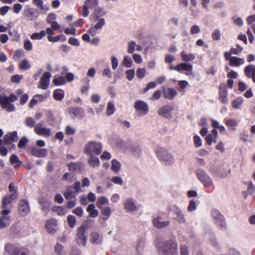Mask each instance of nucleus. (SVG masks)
Here are the masks:
<instances>
[{
    "mask_svg": "<svg viewBox=\"0 0 255 255\" xmlns=\"http://www.w3.org/2000/svg\"><path fill=\"white\" fill-rule=\"evenodd\" d=\"M161 255H178L177 244L172 240L162 243L159 249Z\"/></svg>",
    "mask_w": 255,
    "mask_h": 255,
    "instance_id": "1",
    "label": "nucleus"
},
{
    "mask_svg": "<svg viewBox=\"0 0 255 255\" xmlns=\"http://www.w3.org/2000/svg\"><path fill=\"white\" fill-rule=\"evenodd\" d=\"M17 99V97L13 94H11L8 97L0 96V104L6 111L11 112L14 110L15 107L10 103L16 101Z\"/></svg>",
    "mask_w": 255,
    "mask_h": 255,
    "instance_id": "2",
    "label": "nucleus"
},
{
    "mask_svg": "<svg viewBox=\"0 0 255 255\" xmlns=\"http://www.w3.org/2000/svg\"><path fill=\"white\" fill-rule=\"evenodd\" d=\"M4 250L10 255H29L30 253L29 251L10 243L5 245Z\"/></svg>",
    "mask_w": 255,
    "mask_h": 255,
    "instance_id": "3",
    "label": "nucleus"
},
{
    "mask_svg": "<svg viewBox=\"0 0 255 255\" xmlns=\"http://www.w3.org/2000/svg\"><path fill=\"white\" fill-rule=\"evenodd\" d=\"M156 153L158 159L165 165H171L174 163L172 155L164 148L158 147L156 149Z\"/></svg>",
    "mask_w": 255,
    "mask_h": 255,
    "instance_id": "4",
    "label": "nucleus"
},
{
    "mask_svg": "<svg viewBox=\"0 0 255 255\" xmlns=\"http://www.w3.org/2000/svg\"><path fill=\"white\" fill-rule=\"evenodd\" d=\"M102 146L100 142L96 141H90L85 146L84 151L87 155L94 153L99 155L102 152Z\"/></svg>",
    "mask_w": 255,
    "mask_h": 255,
    "instance_id": "5",
    "label": "nucleus"
},
{
    "mask_svg": "<svg viewBox=\"0 0 255 255\" xmlns=\"http://www.w3.org/2000/svg\"><path fill=\"white\" fill-rule=\"evenodd\" d=\"M212 217L215 221L216 224L221 229L225 230L226 229L227 226L225 218L218 210L216 209L213 210L212 211Z\"/></svg>",
    "mask_w": 255,
    "mask_h": 255,
    "instance_id": "6",
    "label": "nucleus"
},
{
    "mask_svg": "<svg viewBox=\"0 0 255 255\" xmlns=\"http://www.w3.org/2000/svg\"><path fill=\"white\" fill-rule=\"evenodd\" d=\"M196 174L199 180L206 187H210L213 185V181L206 172L201 169L196 171Z\"/></svg>",
    "mask_w": 255,
    "mask_h": 255,
    "instance_id": "7",
    "label": "nucleus"
},
{
    "mask_svg": "<svg viewBox=\"0 0 255 255\" xmlns=\"http://www.w3.org/2000/svg\"><path fill=\"white\" fill-rule=\"evenodd\" d=\"M23 15L25 20L32 21L38 17L39 12L36 8L26 6L23 10Z\"/></svg>",
    "mask_w": 255,
    "mask_h": 255,
    "instance_id": "8",
    "label": "nucleus"
},
{
    "mask_svg": "<svg viewBox=\"0 0 255 255\" xmlns=\"http://www.w3.org/2000/svg\"><path fill=\"white\" fill-rule=\"evenodd\" d=\"M98 4L97 0H86L82 7V15L84 17H87L89 14L88 8L93 9L97 8Z\"/></svg>",
    "mask_w": 255,
    "mask_h": 255,
    "instance_id": "9",
    "label": "nucleus"
},
{
    "mask_svg": "<svg viewBox=\"0 0 255 255\" xmlns=\"http://www.w3.org/2000/svg\"><path fill=\"white\" fill-rule=\"evenodd\" d=\"M76 239L78 244L85 246L87 242V235L86 229L84 226L78 228L77 230Z\"/></svg>",
    "mask_w": 255,
    "mask_h": 255,
    "instance_id": "10",
    "label": "nucleus"
},
{
    "mask_svg": "<svg viewBox=\"0 0 255 255\" xmlns=\"http://www.w3.org/2000/svg\"><path fill=\"white\" fill-rule=\"evenodd\" d=\"M9 210L4 209L1 211L2 216L0 217V229L6 228L10 225V217L8 216Z\"/></svg>",
    "mask_w": 255,
    "mask_h": 255,
    "instance_id": "11",
    "label": "nucleus"
},
{
    "mask_svg": "<svg viewBox=\"0 0 255 255\" xmlns=\"http://www.w3.org/2000/svg\"><path fill=\"white\" fill-rule=\"evenodd\" d=\"M69 114L72 115V118L82 119L85 117V111L82 108L71 107L68 108Z\"/></svg>",
    "mask_w": 255,
    "mask_h": 255,
    "instance_id": "12",
    "label": "nucleus"
},
{
    "mask_svg": "<svg viewBox=\"0 0 255 255\" xmlns=\"http://www.w3.org/2000/svg\"><path fill=\"white\" fill-rule=\"evenodd\" d=\"M18 211L21 216H26L29 211L28 201L23 199L21 200L18 204Z\"/></svg>",
    "mask_w": 255,
    "mask_h": 255,
    "instance_id": "13",
    "label": "nucleus"
},
{
    "mask_svg": "<svg viewBox=\"0 0 255 255\" xmlns=\"http://www.w3.org/2000/svg\"><path fill=\"white\" fill-rule=\"evenodd\" d=\"M134 107L142 115H146L148 112V108L147 105L143 101L140 100L136 101L134 103Z\"/></svg>",
    "mask_w": 255,
    "mask_h": 255,
    "instance_id": "14",
    "label": "nucleus"
},
{
    "mask_svg": "<svg viewBox=\"0 0 255 255\" xmlns=\"http://www.w3.org/2000/svg\"><path fill=\"white\" fill-rule=\"evenodd\" d=\"M228 91L227 90L226 85L225 83H222L220 85L219 99L220 101L223 104L228 103Z\"/></svg>",
    "mask_w": 255,
    "mask_h": 255,
    "instance_id": "15",
    "label": "nucleus"
},
{
    "mask_svg": "<svg viewBox=\"0 0 255 255\" xmlns=\"http://www.w3.org/2000/svg\"><path fill=\"white\" fill-rule=\"evenodd\" d=\"M51 76V74L49 72L44 73L39 81L38 88L44 90L47 89Z\"/></svg>",
    "mask_w": 255,
    "mask_h": 255,
    "instance_id": "16",
    "label": "nucleus"
},
{
    "mask_svg": "<svg viewBox=\"0 0 255 255\" xmlns=\"http://www.w3.org/2000/svg\"><path fill=\"white\" fill-rule=\"evenodd\" d=\"M173 110V108L170 105H166L160 108L158 113L159 115L164 117L167 119H170L172 117L170 112Z\"/></svg>",
    "mask_w": 255,
    "mask_h": 255,
    "instance_id": "17",
    "label": "nucleus"
},
{
    "mask_svg": "<svg viewBox=\"0 0 255 255\" xmlns=\"http://www.w3.org/2000/svg\"><path fill=\"white\" fill-rule=\"evenodd\" d=\"M175 70L181 72L184 70L187 72L186 74L191 75L192 74V65L189 63H181L177 65L175 68Z\"/></svg>",
    "mask_w": 255,
    "mask_h": 255,
    "instance_id": "18",
    "label": "nucleus"
},
{
    "mask_svg": "<svg viewBox=\"0 0 255 255\" xmlns=\"http://www.w3.org/2000/svg\"><path fill=\"white\" fill-rule=\"evenodd\" d=\"M42 123H39L34 127L35 132L39 135H44L49 136L50 135V130L48 128H43Z\"/></svg>",
    "mask_w": 255,
    "mask_h": 255,
    "instance_id": "19",
    "label": "nucleus"
},
{
    "mask_svg": "<svg viewBox=\"0 0 255 255\" xmlns=\"http://www.w3.org/2000/svg\"><path fill=\"white\" fill-rule=\"evenodd\" d=\"M57 225L56 220L51 219L47 220L45 223V228L47 231L50 234H54L56 232V227Z\"/></svg>",
    "mask_w": 255,
    "mask_h": 255,
    "instance_id": "20",
    "label": "nucleus"
},
{
    "mask_svg": "<svg viewBox=\"0 0 255 255\" xmlns=\"http://www.w3.org/2000/svg\"><path fill=\"white\" fill-rule=\"evenodd\" d=\"M245 75L249 78H252L255 83V66L249 65L246 66L244 70Z\"/></svg>",
    "mask_w": 255,
    "mask_h": 255,
    "instance_id": "21",
    "label": "nucleus"
},
{
    "mask_svg": "<svg viewBox=\"0 0 255 255\" xmlns=\"http://www.w3.org/2000/svg\"><path fill=\"white\" fill-rule=\"evenodd\" d=\"M32 155L37 157H44L47 155L48 152L46 149H41L38 147H33L31 150Z\"/></svg>",
    "mask_w": 255,
    "mask_h": 255,
    "instance_id": "22",
    "label": "nucleus"
},
{
    "mask_svg": "<svg viewBox=\"0 0 255 255\" xmlns=\"http://www.w3.org/2000/svg\"><path fill=\"white\" fill-rule=\"evenodd\" d=\"M17 140L16 131H13L4 136L3 141L6 144H11L13 141Z\"/></svg>",
    "mask_w": 255,
    "mask_h": 255,
    "instance_id": "23",
    "label": "nucleus"
},
{
    "mask_svg": "<svg viewBox=\"0 0 255 255\" xmlns=\"http://www.w3.org/2000/svg\"><path fill=\"white\" fill-rule=\"evenodd\" d=\"M128 150L135 156L139 157L141 155V146L137 144L133 143L128 146Z\"/></svg>",
    "mask_w": 255,
    "mask_h": 255,
    "instance_id": "24",
    "label": "nucleus"
},
{
    "mask_svg": "<svg viewBox=\"0 0 255 255\" xmlns=\"http://www.w3.org/2000/svg\"><path fill=\"white\" fill-rule=\"evenodd\" d=\"M90 242L94 244H99L102 243V237L96 232H92L90 237Z\"/></svg>",
    "mask_w": 255,
    "mask_h": 255,
    "instance_id": "25",
    "label": "nucleus"
},
{
    "mask_svg": "<svg viewBox=\"0 0 255 255\" xmlns=\"http://www.w3.org/2000/svg\"><path fill=\"white\" fill-rule=\"evenodd\" d=\"M177 95V91L173 88H168L163 92L164 97L170 100L173 99Z\"/></svg>",
    "mask_w": 255,
    "mask_h": 255,
    "instance_id": "26",
    "label": "nucleus"
},
{
    "mask_svg": "<svg viewBox=\"0 0 255 255\" xmlns=\"http://www.w3.org/2000/svg\"><path fill=\"white\" fill-rule=\"evenodd\" d=\"M168 221H162L160 217H157L153 220V224L154 227L158 228H162L167 226L169 225Z\"/></svg>",
    "mask_w": 255,
    "mask_h": 255,
    "instance_id": "27",
    "label": "nucleus"
},
{
    "mask_svg": "<svg viewBox=\"0 0 255 255\" xmlns=\"http://www.w3.org/2000/svg\"><path fill=\"white\" fill-rule=\"evenodd\" d=\"M245 63V60L243 58H238L237 57H231L229 64L232 67H239Z\"/></svg>",
    "mask_w": 255,
    "mask_h": 255,
    "instance_id": "28",
    "label": "nucleus"
},
{
    "mask_svg": "<svg viewBox=\"0 0 255 255\" xmlns=\"http://www.w3.org/2000/svg\"><path fill=\"white\" fill-rule=\"evenodd\" d=\"M17 198V195L13 192L10 196H5L2 200L1 207L3 209L6 208V205L10 204L12 201Z\"/></svg>",
    "mask_w": 255,
    "mask_h": 255,
    "instance_id": "29",
    "label": "nucleus"
},
{
    "mask_svg": "<svg viewBox=\"0 0 255 255\" xmlns=\"http://www.w3.org/2000/svg\"><path fill=\"white\" fill-rule=\"evenodd\" d=\"M39 203L41 206L42 210L47 214L51 205L50 202L45 198L42 197L39 199Z\"/></svg>",
    "mask_w": 255,
    "mask_h": 255,
    "instance_id": "30",
    "label": "nucleus"
},
{
    "mask_svg": "<svg viewBox=\"0 0 255 255\" xmlns=\"http://www.w3.org/2000/svg\"><path fill=\"white\" fill-rule=\"evenodd\" d=\"M125 209L128 211H134L137 208L131 199H128L125 203Z\"/></svg>",
    "mask_w": 255,
    "mask_h": 255,
    "instance_id": "31",
    "label": "nucleus"
},
{
    "mask_svg": "<svg viewBox=\"0 0 255 255\" xmlns=\"http://www.w3.org/2000/svg\"><path fill=\"white\" fill-rule=\"evenodd\" d=\"M87 211L89 212L90 217L92 218L97 217L99 215V211L95 209V206L93 204L88 205Z\"/></svg>",
    "mask_w": 255,
    "mask_h": 255,
    "instance_id": "32",
    "label": "nucleus"
},
{
    "mask_svg": "<svg viewBox=\"0 0 255 255\" xmlns=\"http://www.w3.org/2000/svg\"><path fill=\"white\" fill-rule=\"evenodd\" d=\"M32 2L42 11L45 12L49 10V7L47 5H44L42 0H32Z\"/></svg>",
    "mask_w": 255,
    "mask_h": 255,
    "instance_id": "33",
    "label": "nucleus"
},
{
    "mask_svg": "<svg viewBox=\"0 0 255 255\" xmlns=\"http://www.w3.org/2000/svg\"><path fill=\"white\" fill-rule=\"evenodd\" d=\"M69 170L71 171L79 172L81 170L82 164L80 162H71L69 165Z\"/></svg>",
    "mask_w": 255,
    "mask_h": 255,
    "instance_id": "34",
    "label": "nucleus"
},
{
    "mask_svg": "<svg viewBox=\"0 0 255 255\" xmlns=\"http://www.w3.org/2000/svg\"><path fill=\"white\" fill-rule=\"evenodd\" d=\"M90 157L88 159V162L93 167L99 166L100 165V161L98 157L93 154L88 155Z\"/></svg>",
    "mask_w": 255,
    "mask_h": 255,
    "instance_id": "35",
    "label": "nucleus"
},
{
    "mask_svg": "<svg viewBox=\"0 0 255 255\" xmlns=\"http://www.w3.org/2000/svg\"><path fill=\"white\" fill-rule=\"evenodd\" d=\"M9 161L10 163L13 165L15 167H18L22 164V162L19 160L17 156L15 154H12L11 155Z\"/></svg>",
    "mask_w": 255,
    "mask_h": 255,
    "instance_id": "36",
    "label": "nucleus"
},
{
    "mask_svg": "<svg viewBox=\"0 0 255 255\" xmlns=\"http://www.w3.org/2000/svg\"><path fill=\"white\" fill-rule=\"evenodd\" d=\"M101 210V213L105 217H103L102 219L104 220H106L111 216V210L110 207H104L100 208Z\"/></svg>",
    "mask_w": 255,
    "mask_h": 255,
    "instance_id": "37",
    "label": "nucleus"
},
{
    "mask_svg": "<svg viewBox=\"0 0 255 255\" xmlns=\"http://www.w3.org/2000/svg\"><path fill=\"white\" fill-rule=\"evenodd\" d=\"M109 201L108 199L102 196L98 198L97 202H96V205L98 208L99 209L102 208L103 207V206L104 205H106L108 203Z\"/></svg>",
    "mask_w": 255,
    "mask_h": 255,
    "instance_id": "38",
    "label": "nucleus"
},
{
    "mask_svg": "<svg viewBox=\"0 0 255 255\" xmlns=\"http://www.w3.org/2000/svg\"><path fill=\"white\" fill-rule=\"evenodd\" d=\"M64 96V93L61 89L55 90L53 93V97L56 100H61Z\"/></svg>",
    "mask_w": 255,
    "mask_h": 255,
    "instance_id": "39",
    "label": "nucleus"
},
{
    "mask_svg": "<svg viewBox=\"0 0 255 255\" xmlns=\"http://www.w3.org/2000/svg\"><path fill=\"white\" fill-rule=\"evenodd\" d=\"M46 34V31L45 30H41L39 33H33L30 38L32 40H40Z\"/></svg>",
    "mask_w": 255,
    "mask_h": 255,
    "instance_id": "40",
    "label": "nucleus"
},
{
    "mask_svg": "<svg viewBox=\"0 0 255 255\" xmlns=\"http://www.w3.org/2000/svg\"><path fill=\"white\" fill-rule=\"evenodd\" d=\"M106 12L102 8L97 7L95 8L93 16L96 19H97L99 17L104 16Z\"/></svg>",
    "mask_w": 255,
    "mask_h": 255,
    "instance_id": "41",
    "label": "nucleus"
},
{
    "mask_svg": "<svg viewBox=\"0 0 255 255\" xmlns=\"http://www.w3.org/2000/svg\"><path fill=\"white\" fill-rule=\"evenodd\" d=\"M115 111V108L114 104L111 102H109L107 105V111L106 113L107 115L110 116L112 115Z\"/></svg>",
    "mask_w": 255,
    "mask_h": 255,
    "instance_id": "42",
    "label": "nucleus"
},
{
    "mask_svg": "<svg viewBox=\"0 0 255 255\" xmlns=\"http://www.w3.org/2000/svg\"><path fill=\"white\" fill-rule=\"evenodd\" d=\"M53 212H56L60 216L64 215L66 213V210L64 208L61 206H54L52 208Z\"/></svg>",
    "mask_w": 255,
    "mask_h": 255,
    "instance_id": "43",
    "label": "nucleus"
},
{
    "mask_svg": "<svg viewBox=\"0 0 255 255\" xmlns=\"http://www.w3.org/2000/svg\"><path fill=\"white\" fill-rule=\"evenodd\" d=\"M120 167L121 164L117 160L113 159L112 161L111 169L113 171L118 172L120 168Z\"/></svg>",
    "mask_w": 255,
    "mask_h": 255,
    "instance_id": "44",
    "label": "nucleus"
},
{
    "mask_svg": "<svg viewBox=\"0 0 255 255\" xmlns=\"http://www.w3.org/2000/svg\"><path fill=\"white\" fill-rule=\"evenodd\" d=\"M181 57L185 61H190L195 58L194 55L192 54H187L184 51H182L181 54Z\"/></svg>",
    "mask_w": 255,
    "mask_h": 255,
    "instance_id": "45",
    "label": "nucleus"
},
{
    "mask_svg": "<svg viewBox=\"0 0 255 255\" xmlns=\"http://www.w3.org/2000/svg\"><path fill=\"white\" fill-rule=\"evenodd\" d=\"M243 102V99L241 97L238 98L232 102V106L235 109L240 108L241 105Z\"/></svg>",
    "mask_w": 255,
    "mask_h": 255,
    "instance_id": "46",
    "label": "nucleus"
},
{
    "mask_svg": "<svg viewBox=\"0 0 255 255\" xmlns=\"http://www.w3.org/2000/svg\"><path fill=\"white\" fill-rule=\"evenodd\" d=\"M66 82L65 79L63 76H60L58 78H55L53 81V83L55 85H61L64 84Z\"/></svg>",
    "mask_w": 255,
    "mask_h": 255,
    "instance_id": "47",
    "label": "nucleus"
},
{
    "mask_svg": "<svg viewBox=\"0 0 255 255\" xmlns=\"http://www.w3.org/2000/svg\"><path fill=\"white\" fill-rule=\"evenodd\" d=\"M123 65L127 68H129L131 66L132 61L131 59L128 56H126L124 58Z\"/></svg>",
    "mask_w": 255,
    "mask_h": 255,
    "instance_id": "48",
    "label": "nucleus"
},
{
    "mask_svg": "<svg viewBox=\"0 0 255 255\" xmlns=\"http://www.w3.org/2000/svg\"><path fill=\"white\" fill-rule=\"evenodd\" d=\"M30 67V64H29L28 61L27 60H23L19 65V68L21 70H25L29 69Z\"/></svg>",
    "mask_w": 255,
    "mask_h": 255,
    "instance_id": "49",
    "label": "nucleus"
},
{
    "mask_svg": "<svg viewBox=\"0 0 255 255\" xmlns=\"http://www.w3.org/2000/svg\"><path fill=\"white\" fill-rule=\"evenodd\" d=\"M221 34L219 30L215 29L212 34V38L214 40H219L220 39Z\"/></svg>",
    "mask_w": 255,
    "mask_h": 255,
    "instance_id": "50",
    "label": "nucleus"
},
{
    "mask_svg": "<svg viewBox=\"0 0 255 255\" xmlns=\"http://www.w3.org/2000/svg\"><path fill=\"white\" fill-rule=\"evenodd\" d=\"M225 123L228 127H235L238 125V122L234 119L225 120Z\"/></svg>",
    "mask_w": 255,
    "mask_h": 255,
    "instance_id": "51",
    "label": "nucleus"
},
{
    "mask_svg": "<svg viewBox=\"0 0 255 255\" xmlns=\"http://www.w3.org/2000/svg\"><path fill=\"white\" fill-rule=\"evenodd\" d=\"M25 124L29 128H32L34 127L35 121L32 118H27L25 120Z\"/></svg>",
    "mask_w": 255,
    "mask_h": 255,
    "instance_id": "52",
    "label": "nucleus"
},
{
    "mask_svg": "<svg viewBox=\"0 0 255 255\" xmlns=\"http://www.w3.org/2000/svg\"><path fill=\"white\" fill-rule=\"evenodd\" d=\"M136 43L134 41H130L128 43V52L129 53H132L134 52Z\"/></svg>",
    "mask_w": 255,
    "mask_h": 255,
    "instance_id": "53",
    "label": "nucleus"
},
{
    "mask_svg": "<svg viewBox=\"0 0 255 255\" xmlns=\"http://www.w3.org/2000/svg\"><path fill=\"white\" fill-rule=\"evenodd\" d=\"M23 47L27 51H30L32 49V44L28 39L25 40L23 44Z\"/></svg>",
    "mask_w": 255,
    "mask_h": 255,
    "instance_id": "54",
    "label": "nucleus"
},
{
    "mask_svg": "<svg viewBox=\"0 0 255 255\" xmlns=\"http://www.w3.org/2000/svg\"><path fill=\"white\" fill-rule=\"evenodd\" d=\"M67 221L69 226L73 228L75 226L76 222L75 217L74 216L69 215L67 217Z\"/></svg>",
    "mask_w": 255,
    "mask_h": 255,
    "instance_id": "55",
    "label": "nucleus"
},
{
    "mask_svg": "<svg viewBox=\"0 0 255 255\" xmlns=\"http://www.w3.org/2000/svg\"><path fill=\"white\" fill-rule=\"evenodd\" d=\"M145 69L144 68H139L136 71V76L138 78L142 79L145 76Z\"/></svg>",
    "mask_w": 255,
    "mask_h": 255,
    "instance_id": "56",
    "label": "nucleus"
},
{
    "mask_svg": "<svg viewBox=\"0 0 255 255\" xmlns=\"http://www.w3.org/2000/svg\"><path fill=\"white\" fill-rule=\"evenodd\" d=\"M126 74L127 79L129 81H131L134 76V71L133 69H130L126 71Z\"/></svg>",
    "mask_w": 255,
    "mask_h": 255,
    "instance_id": "57",
    "label": "nucleus"
},
{
    "mask_svg": "<svg viewBox=\"0 0 255 255\" xmlns=\"http://www.w3.org/2000/svg\"><path fill=\"white\" fill-rule=\"evenodd\" d=\"M196 209V205L195 202L194 200H191L190 201L189 204L187 207V210L189 212H192V211L195 210Z\"/></svg>",
    "mask_w": 255,
    "mask_h": 255,
    "instance_id": "58",
    "label": "nucleus"
},
{
    "mask_svg": "<svg viewBox=\"0 0 255 255\" xmlns=\"http://www.w3.org/2000/svg\"><path fill=\"white\" fill-rule=\"evenodd\" d=\"M28 142V139L25 137H22L19 140L18 143V147L19 148H23L25 146V144Z\"/></svg>",
    "mask_w": 255,
    "mask_h": 255,
    "instance_id": "59",
    "label": "nucleus"
},
{
    "mask_svg": "<svg viewBox=\"0 0 255 255\" xmlns=\"http://www.w3.org/2000/svg\"><path fill=\"white\" fill-rule=\"evenodd\" d=\"M105 19L103 18L99 19L98 22L95 24V27L96 29H101L105 24Z\"/></svg>",
    "mask_w": 255,
    "mask_h": 255,
    "instance_id": "60",
    "label": "nucleus"
},
{
    "mask_svg": "<svg viewBox=\"0 0 255 255\" xmlns=\"http://www.w3.org/2000/svg\"><path fill=\"white\" fill-rule=\"evenodd\" d=\"M22 77V75H15L11 77V81L12 82L18 83Z\"/></svg>",
    "mask_w": 255,
    "mask_h": 255,
    "instance_id": "61",
    "label": "nucleus"
},
{
    "mask_svg": "<svg viewBox=\"0 0 255 255\" xmlns=\"http://www.w3.org/2000/svg\"><path fill=\"white\" fill-rule=\"evenodd\" d=\"M194 142L197 147H200L202 145V141L200 137L198 135L194 137Z\"/></svg>",
    "mask_w": 255,
    "mask_h": 255,
    "instance_id": "62",
    "label": "nucleus"
},
{
    "mask_svg": "<svg viewBox=\"0 0 255 255\" xmlns=\"http://www.w3.org/2000/svg\"><path fill=\"white\" fill-rule=\"evenodd\" d=\"M73 213L79 217H82L83 211L81 207H78L73 210Z\"/></svg>",
    "mask_w": 255,
    "mask_h": 255,
    "instance_id": "63",
    "label": "nucleus"
},
{
    "mask_svg": "<svg viewBox=\"0 0 255 255\" xmlns=\"http://www.w3.org/2000/svg\"><path fill=\"white\" fill-rule=\"evenodd\" d=\"M176 215H177V220L180 223L185 222V219L184 217V215L181 211H180L179 212H178V213Z\"/></svg>",
    "mask_w": 255,
    "mask_h": 255,
    "instance_id": "64",
    "label": "nucleus"
}]
</instances>
